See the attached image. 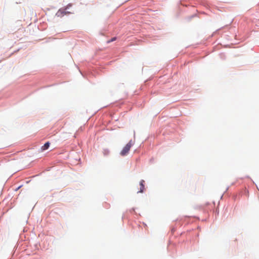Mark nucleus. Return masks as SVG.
I'll return each instance as SVG.
<instances>
[{"label": "nucleus", "instance_id": "nucleus-1", "mask_svg": "<svg viewBox=\"0 0 259 259\" xmlns=\"http://www.w3.org/2000/svg\"><path fill=\"white\" fill-rule=\"evenodd\" d=\"M134 143L132 140L129 141V142L123 147L121 151L120 152V155L122 156L126 155L130 151L131 147L133 145Z\"/></svg>", "mask_w": 259, "mask_h": 259}, {"label": "nucleus", "instance_id": "nucleus-2", "mask_svg": "<svg viewBox=\"0 0 259 259\" xmlns=\"http://www.w3.org/2000/svg\"><path fill=\"white\" fill-rule=\"evenodd\" d=\"M145 181L143 180H142L140 182V190L138 191V193H143L145 189V185H144Z\"/></svg>", "mask_w": 259, "mask_h": 259}, {"label": "nucleus", "instance_id": "nucleus-3", "mask_svg": "<svg viewBox=\"0 0 259 259\" xmlns=\"http://www.w3.org/2000/svg\"><path fill=\"white\" fill-rule=\"evenodd\" d=\"M50 145V143L49 142H47L46 143L42 146L40 148V151L41 152H42L46 150H47Z\"/></svg>", "mask_w": 259, "mask_h": 259}, {"label": "nucleus", "instance_id": "nucleus-4", "mask_svg": "<svg viewBox=\"0 0 259 259\" xmlns=\"http://www.w3.org/2000/svg\"><path fill=\"white\" fill-rule=\"evenodd\" d=\"M71 7V5L69 4L65 8L62 9V10L64 11V15H68L69 14L72 13V12L67 11V9H69V7Z\"/></svg>", "mask_w": 259, "mask_h": 259}, {"label": "nucleus", "instance_id": "nucleus-5", "mask_svg": "<svg viewBox=\"0 0 259 259\" xmlns=\"http://www.w3.org/2000/svg\"><path fill=\"white\" fill-rule=\"evenodd\" d=\"M64 11L61 9L58 11L56 15L58 17H63L64 16Z\"/></svg>", "mask_w": 259, "mask_h": 259}, {"label": "nucleus", "instance_id": "nucleus-6", "mask_svg": "<svg viewBox=\"0 0 259 259\" xmlns=\"http://www.w3.org/2000/svg\"><path fill=\"white\" fill-rule=\"evenodd\" d=\"M116 40V37H113V38H112L111 39V40L108 41V42H111V41H114V40Z\"/></svg>", "mask_w": 259, "mask_h": 259}]
</instances>
